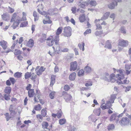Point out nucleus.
<instances>
[{
  "mask_svg": "<svg viewBox=\"0 0 131 131\" xmlns=\"http://www.w3.org/2000/svg\"><path fill=\"white\" fill-rule=\"evenodd\" d=\"M41 114L43 116L45 117L47 115V111L44 108L42 109L41 111Z\"/></svg>",
  "mask_w": 131,
  "mask_h": 131,
  "instance_id": "obj_45",
  "label": "nucleus"
},
{
  "mask_svg": "<svg viewBox=\"0 0 131 131\" xmlns=\"http://www.w3.org/2000/svg\"><path fill=\"white\" fill-rule=\"evenodd\" d=\"M128 42L127 40H121L119 41V45L121 46L125 47L128 46Z\"/></svg>",
  "mask_w": 131,
  "mask_h": 131,
  "instance_id": "obj_11",
  "label": "nucleus"
},
{
  "mask_svg": "<svg viewBox=\"0 0 131 131\" xmlns=\"http://www.w3.org/2000/svg\"><path fill=\"white\" fill-rule=\"evenodd\" d=\"M94 112L96 115L99 116L101 112V109L99 108L96 109L94 111Z\"/></svg>",
  "mask_w": 131,
  "mask_h": 131,
  "instance_id": "obj_41",
  "label": "nucleus"
},
{
  "mask_svg": "<svg viewBox=\"0 0 131 131\" xmlns=\"http://www.w3.org/2000/svg\"><path fill=\"white\" fill-rule=\"evenodd\" d=\"M115 6H116L114 2H112L108 5V7L111 9L114 8Z\"/></svg>",
  "mask_w": 131,
  "mask_h": 131,
  "instance_id": "obj_32",
  "label": "nucleus"
},
{
  "mask_svg": "<svg viewBox=\"0 0 131 131\" xmlns=\"http://www.w3.org/2000/svg\"><path fill=\"white\" fill-rule=\"evenodd\" d=\"M19 21H14L12 26V27L14 29H15L17 27H18L19 24Z\"/></svg>",
  "mask_w": 131,
  "mask_h": 131,
  "instance_id": "obj_31",
  "label": "nucleus"
},
{
  "mask_svg": "<svg viewBox=\"0 0 131 131\" xmlns=\"http://www.w3.org/2000/svg\"><path fill=\"white\" fill-rule=\"evenodd\" d=\"M22 73L19 72H17L15 73L14 75V76L17 78H19L22 76Z\"/></svg>",
  "mask_w": 131,
  "mask_h": 131,
  "instance_id": "obj_34",
  "label": "nucleus"
},
{
  "mask_svg": "<svg viewBox=\"0 0 131 131\" xmlns=\"http://www.w3.org/2000/svg\"><path fill=\"white\" fill-rule=\"evenodd\" d=\"M78 46L81 50L82 49V51H84V50L85 44L84 42H82V44L79 43L78 45Z\"/></svg>",
  "mask_w": 131,
  "mask_h": 131,
  "instance_id": "obj_33",
  "label": "nucleus"
},
{
  "mask_svg": "<svg viewBox=\"0 0 131 131\" xmlns=\"http://www.w3.org/2000/svg\"><path fill=\"white\" fill-rule=\"evenodd\" d=\"M28 25V22L26 21L22 23L20 25V27H24L27 26Z\"/></svg>",
  "mask_w": 131,
  "mask_h": 131,
  "instance_id": "obj_47",
  "label": "nucleus"
},
{
  "mask_svg": "<svg viewBox=\"0 0 131 131\" xmlns=\"http://www.w3.org/2000/svg\"><path fill=\"white\" fill-rule=\"evenodd\" d=\"M84 71L83 70L81 69L78 72V75L79 77H81L84 75Z\"/></svg>",
  "mask_w": 131,
  "mask_h": 131,
  "instance_id": "obj_38",
  "label": "nucleus"
},
{
  "mask_svg": "<svg viewBox=\"0 0 131 131\" xmlns=\"http://www.w3.org/2000/svg\"><path fill=\"white\" fill-rule=\"evenodd\" d=\"M11 88L9 86H6L4 90V92L7 94H9L11 91Z\"/></svg>",
  "mask_w": 131,
  "mask_h": 131,
  "instance_id": "obj_23",
  "label": "nucleus"
},
{
  "mask_svg": "<svg viewBox=\"0 0 131 131\" xmlns=\"http://www.w3.org/2000/svg\"><path fill=\"white\" fill-rule=\"evenodd\" d=\"M31 75V73L27 72L25 74V79L29 78Z\"/></svg>",
  "mask_w": 131,
  "mask_h": 131,
  "instance_id": "obj_43",
  "label": "nucleus"
},
{
  "mask_svg": "<svg viewBox=\"0 0 131 131\" xmlns=\"http://www.w3.org/2000/svg\"><path fill=\"white\" fill-rule=\"evenodd\" d=\"M120 30L121 32L123 33L124 34H126V31L124 27H121Z\"/></svg>",
  "mask_w": 131,
  "mask_h": 131,
  "instance_id": "obj_58",
  "label": "nucleus"
},
{
  "mask_svg": "<svg viewBox=\"0 0 131 131\" xmlns=\"http://www.w3.org/2000/svg\"><path fill=\"white\" fill-rule=\"evenodd\" d=\"M77 67V64L76 61L72 62L70 64V71L75 70Z\"/></svg>",
  "mask_w": 131,
  "mask_h": 131,
  "instance_id": "obj_10",
  "label": "nucleus"
},
{
  "mask_svg": "<svg viewBox=\"0 0 131 131\" xmlns=\"http://www.w3.org/2000/svg\"><path fill=\"white\" fill-rule=\"evenodd\" d=\"M102 33L103 32L102 31H96L95 33V34L96 36H99L101 35L102 34Z\"/></svg>",
  "mask_w": 131,
  "mask_h": 131,
  "instance_id": "obj_63",
  "label": "nucleus"
},
{
  "mask_svg": "<svg viewBox=\"0 0 131 131\" xmlns=\"http://www.w3.org/2000/svg\"><path fill=\"white\" fill-rule=\"evenodd\" d=\"M55 92H52L49 94L50 98L51 99H53L55 94Z\"/></svg>",
  "mask_w": 131,
  "mask_h": 131,
  "instance_id": "obj_51",
  "label": "nucleus"
},
{
  "mask_svg": "<svg viewBox=\"0 0 131 131\" xmlns=\"http://www.w3.org/2000/svg\"><path fill=\"white\" fill-rule=\"evenodd\" d=\"M34 94V89H30L28 91V95L29 97H32Z\"/></svg>",
  "mask_w": 131,
  "mask_h": 131,
  "instance_id": "obj_25",
  "label": "nucleus"
},
{
  "mask_svg": "<svg viewBox=\"0 0 131 131\" xmlns=\"http://www.w3.org/2000/svg\"><path fill=\"white\" fill-rule=\"evenodd\" d=\"M38 66L36 68L35 71L37 75H39L42 74V73L45 70V68L43 67Z\"/></svg>",
  "mask_w": 131,
  "mask_h": 131,
  "instance_id": "obj_6",
  "label": "nucleus"
},
{
  "mask_svg": "<svg viewBox=\"0 0 131 131\" xmlns=\"http://www.w3.org/2000/svg\"><path fill=\"white\" fill-rule=\"evenodd\" d=\"M101 20V19H96L95 21V22L96 23V29H102V27L100 25L99 23H101L100 21Z\"/></svg>",
  "mask_w": 131,
  "mask_h": 131,
  "instance_id": "obj_15",
  "label": "nucleus"
},
{
  "mask_svg": "<svg viewBox=\"0 0 131 131\" xmlns=\"http://www.w3.org/2000/svg\"><path fill=\"white\" fill-rule=\"evenodd\" d=\"M66 122V119L64 118L60 119L59 121V123L61 125H62L64 124Z\"/></svg>",
  "mask_w": 131,
  "mask_h": 131,
  "instance_id": "obj_44",
  "label": "nucleus"
},
{
  "mask_svg": "<svg viewBox=\"0 0 131 131\" xmlns=\"http://www.w3.org/2000/svg\"><path fill=\"white\" fill-rule=\"evenodd\" d=\"M114 71H115V72H117L118 73L115 76L116 77L115 78L116 81V82L118 84H123L122 82L121 79H123L124 78V75L123 74V71L122 70H117L116 69L114 68H113Z\"/></svg>",
  "mask_w": 131,
  "mask_h": 131,
  "instance_id": "obj_1",
  "label": "nucleus"
},
{
  "mask_svg": "<svg viewBox=\"0 0 131 131\" xmlns=\"http://www.w3.org/2000/svg\"><path fill=\"white\" fill-rule=\"evenodd\" d=\"M54 40L55 38L54 39L53 36H50L47 39V45L49 46H52L54 43L53 41H54Z\"/></svg>",
  "mask_w": 131,
  "mask_h": 131,
  "instance_id": "obj_7",
  "label": "nucleus"
},
{
  "mask_svg": "<svg viewBox=\"0 0 131 131\" xmlns=\"http://www.w3.org/2000/svg\"><path fill=\"white\" fill-rule=\"evenodd\" d=\"M18 19L17 16V17L16 14L14 13L13 14V16L11 19L10 22H12L14 21H18V20H17Z\"/></svg>",
  "mask_w": 131,
  "mask_h": 131,
  "instance_id": "obj_24",
  "label": "nucleus"
},
{
  "mask_svg": "<svg viewBox=\"0 0 131 131\" xmlns=\"http://www.w3.org/2000/svg\"><path fill=\"white\" fill-rule=\"evenodd\" d=\"M23 16L22 18H20L19 16H17L18 19L17 20H18V21H24L26 20V14L25 12H23Z\"/></svg>",
  "mask_w": 131,
  "mask_h": 131,
  "instance_id": "obj_16",
  "label": "nucleus"
},
{
  "mask_svg": "<svg viewBox=\"0 0 131 131\" xmlns=\"http://www.w3.org/2000/svg\"><path fill=\"white\" fill-rule=\"evenodd\" d=\"M63 28L62 27H59L57 29L56 32L57 35L55 36V39L56 40V41H58V40H59V35L62 32Z\"/></svg>",
  "mask_w": 131,
  "mask_h": 131,
  "instance_id": "obj_8",
  "label": "nucleus"
},
{
  "mask_svg": "<svg viewBox=\"0 0 131 131\" xmlns=\"http://www.w3.org/2000/svg\"><path fill=\"white\" fill-rule=\"evenodd\" d=\"M40 94L37 93H36L34 97V100L35 102H38V99H40Z\"/></svg>",
  "mask_w": 131,
  "mask_h": 131,
  "instance_id": "obj_22",
  "label": "nucleus"
},
{
  "mask_svg": "<svg viewBox=\"0 0 131 131\" xmlns=\"http://www.w3.org/2000/svg\"><path fill=\"white\" fill-rule=\"evenodd\" d=\"M89 4V0H81L77 4L79 7L85 9Z\"/></svg>",
  "mask_w": 131,
  "mask_h": 131,
  "instance_id": "obj_3",
  "label": "nucleus"
},
{
  "mask_svg": "<svg viewBox=\"0 0 131 131\" xmlns=\"http://www.w3.org/2000/svg\"><path fill=\"white\" fill-rule=\"evenodd\" d=\"M84 70L86 72L89 73L91 71V69L90 67L86 66Z\"/></svg>",
  "mask_w": 131,
  "mask_h": 131,
  "instance_id": "obj_37",
  "label": "nucleus"
},
{
  "mask_svg": "<svg viewBox=\"0 0 131 131\" xmlns=\"http://www.w3.org/2000/svg\"><path fill=\"white\" fill-rule=\"evenodd\" d=\"M92 85V82L91 81L87 82L85 84V86L87 87L91 86Z\"/></svg>",
  "mask_w": 131,
  "mask_h": 131,
  "instance_id": "obj_55",
  "label": "nucleus"
},
{
  "mask_svg": "<svg viewBox=\"0 0 131 131\" xmlns=\"http://www.w3.org/2000/svg\"><path fill=\"white\" fill-rule=\"evenodd\" d=\"M37 117L38 119V120H39V121L40 122H41L42 121V116L40 114L38 115H37Z\"/></svg>",
  "mask_w": 131,
  "mask_h": 131,
  "instance_id": "obj_56",
  "label": "nucleus"
},
{
  "mask_svg": "<svg viewBox=\"0 0 131 131\" xmlns=\"http://www.w3.org/2000/svg\"><path fill=\"white\" fill-rule=\"evenodd\" d=\"M10 79L12 83L13 84H14L15 82V79L13 78H10Z\"/></svg>",
  "mask_w": 131,
  "mask_h": 131,
  "instance_id": "obj_64",
  "label": "nucleus"
},
{
  "mask_svg": "<svg viewBox=\"0 0 131 131\" xmlns=\"http://www.w3.org/2000/svg\"><path fill=\"white\" fill-rule=\"evenodd\" d=\"M116 98V95L115 94H113L111 95V100L110 101L112 103L114 102V100Z\"/></svg>",
  "mask_w": 131,
  "mask_h": 131,
  "instance_id": "obj_42",
  "label": "nucleus"
},
{
  "mask_svg": "<svg viewBox=\"0 0 131 131\" xmlns=\"http://www.w3.org/2000/svg\"><path fill=\"white\" fill-rule=\"evenodd\" d=\"M42 128L44 129H46L48 130H50V129L48 128H47V127L49 126V124L48 123L46 122H43L42 123Z\"/></svg>",
  "mask_w": 131,
  "mask_h": 131,
  "instance_id": "obj_20",
  "label": "nucleus"
},
{
  "mask_svg": "<svg viewBox=\"0 0 131 131\" xmlns=\"http://www.w3.org/2000/svg\"><path fill=\"white\" fill-rule=\"evenodd\" d=\"M105 47L107 48L108 49H111L112 46L111 44L109 41H107L106 42Z\"/></svg>",
  "mask_w": 131,
  "mask_h": 131,
  "instance_id": "obj_28",
  "label": "nucleus"
},
{
  "mask_svg": "<svg viewBox=\"0 0 131 131\" xmlns=\"http://www.w3.org/2000/svg\"><path fill=\"white\" fill-rule=\"evenodd\" d=\"M63 34L64 36L67 37H69L71 35L72 29L69 26H67L64 28Z\"/></svg>",
  "mask_w": 131,
  "mask_h": 131,
  "instance_id": "obj_4",
  "label": "nucleus"
},
{
  "mask_svg": "<svg viewBox=\"0 0 131 131\" xmlns=\"http://www.w3.org/2000/svg\"><path fill=\"white\" fill-rule=\"evenodd\" d=\"M59 40H58V41H57L56 40H54L55 45H54V46H53L52 47L55 51L56 50L57 51H61L60 48L59 44Z\"/></svg>",
  "mask_w": 131,
  "mask_h": 131,
  "instance_id": "obj_9",
  "label": "nucleus"
},
{
  "mask_svg": "<svg viewBox=\"0 0 131 131\" xmlns=\"http://www.w3.org/2000/svg\"><path fill=\"white\" fill-rule=\"evenodd\" d=\"M62 115V113L61 112H59L57 114V117L58 118H60Z\"/></svg>",
  "mask_w": 131,
  "mask_h": 131,
  "instance_id": "obj_57",
  "label": "nucleus"
},
{
  "mask_svg": "<svg viewBox=\"0 0 131 131\" xmlns=\"http://www.w3.org/2000/svg\"><path fill=\"white\" fill-rule=\"evenodd\" d=\"M4 97L6 100H8L10 99V96L6 94H4Z\"/></svg>",
  "mask_w": 131,
  "mask_h": 131,
  "instance_id": "obj_50",
  "label": "nucleus"
},
{
  "mask_svg": "<svg viewBox=\"0 0 131 131\" xmlns=\"http://www.w3.org/2000/svg\"><path fill=\"white\" fill-rule=\"evenodd\" d=\"M14 106L12 105H11L9 108V110L10 112V114L13 113L14 114H16L15 112L13 110Z\"/></svg>",
  "mask_w": 131,
  "mask_h": 131,
  "instance_id": "obj_27",
  "label": "nucleus"
},
{
  "mask_svg": "<svg viewBox=\"0 0 131 131\" xmlns=\"http://www.w3.org/2000/svg\"><path fill=\"white\" fill-rule=\"evenodd\" d=\"M62 95L64 97L65 99L67 101L70 100L72 98L71 96L68 94L65 91H63L62 93Z\"/></svg>",
  "mask_w": 131,
  "mask_h": 131,
  "instance_id": "obj_12",
  "label": "nucleus"
},
{
  "mask_svg": "<svg viewBox=\"0 0 131 131\" xmlns=\"http://www.w3.org/2000/svg\"><path fill=\"white\" fill-rule=\"evenodd\" d=\"M0 45L3 48V49L5 50L7 47V43L4 40H2L0 41Z\"/></svg>",
  "mask_w": 131,
  "mask_h": 131,
  "instance_id": "obj_14",
  "label": "nucleus"
},
{
  "mask_svg": "<svg viewBox=\"0 0 131 131\" xmlns=\"http://www.w3.org/2000/svg\"><path fill=\"white\" fill-rule=\"evenodd\" d=\"M79 20L81 22H83L85 20V16L84 14L80 15L79 18Z\"/></svg>",
  "mask_w": 131,
  "mask_h": 131,
  "instance_id": "obj_21",
  "label": "nucleus"
},
{
  "mask_svg": "<svg viewBox=\"0 0 131 131\" xmlns=\"http://www.w3.org/2000/svg\"><path fill=\"white\" fill-rule=\"evenodd\" d=\"M129 119L127 117L122 118L121 120L119 121V123L122 126L128 125L129 123Z\"/></svg>",
  "mask_w": 131,
  "mask_h": 131,
  "instance_id": "obj_5",
  "label": "nucleus"
},
{
  "mask_svg": "<svg viewBox=\"0 0 131 131\" xmlns=\"http://www.w3.org/2000/svg\"><path fill=\"white\" fill-rule=\"evenodd\" d=\"M89 4L91 6H95L97 5L96 2L93 0H91L90 2H89Z\"/></svg>",
  "mask_w": 131,
  "mask_h": 131,
  "instance_id": "obj_40",
  "label": "nucleus"
},
{
  "mask_svg": "<svg viewBox=\"0 0 131 131\" xmlns=\"http://www.w3.org/2000/svg\"><path fill=\"white\" fill-rule=\"evenodd\" d=\"M2 18L5 20H7L9 17V16L6 14H4L2 16Z\"/></svg>",
  "mask_w": 131,
  "mask_h": 131,
  "instance_id": "obj_35",
  "label": "nucleus"
},
{
  "mask_svg": "<svg viewBox=\"0 0 131 131\" xmlns=\"http://www.w3.org/2000/svg\"><path fill=\"white\" fill-rule=\"evenodd\" d=\"M76 9L77 8L75 6L72 7L71 9V10L72 12V13L73 14H75V13Z\"/></svg>",
  "mask_w": 131,
  "mask_h": 131,
  "instance_id": "obj_59",
  "label": "nucleus"
},
{
  "mask_svg": "<svg viewBox=\"0 0 131 131\" xmlns=\"http://www.w3.org/2000/svg\"><path fill=\"white\" fill-rule=\"evenodd\" d=\"M14 54L15 55H17L18 54H21V51L18 49H16L15 50Z\"/></svg>",
  "mask_w": 131,
  "mask_h": 131,
  "instance_id": "obj_46",
  "label": "nucleus"
},
{
  "mask_svg": "<svg viewBox=\"0 0 131 131\" xmlns=\"http://www.w3.org/2000/svg\"><path fill=\"white\" fill-rule=\"evenodd\" d=\"M110 14L109 12H107L105 13L103 17H102L101 19H105L107 18L109 16Z\"/></svg>",
  "mask_w": 131,
  "mask_h": 131,
  "instance_id": "obj_26",
  "label": "nucleus"
},
{
  "mask_svg": "<svg viewBox=\"0 0 131 131\" xmlns=\"http://www.w3.org/2000/svg\"><path fill=\"white\" fill-rule=\"evenodd\" d=\"M76 128L73 126H71L69 127V131H76Z\"/></svg>",
  "mask_w": 131,
  "mask_h": 131,
  "instance_id": "obj_52",
  "label": "nucleus"
},
{
  "mask_svg": "<svg viewBox=\"0 0 131 131\" xmlns=\"http://www.w3.org/2000/svg\"><path fill=\"white\" fill-rule=\"evenodd\" d=\"M42 107L40 104H38L37 105H35L34 107V108L36 110L40 111Z\"/></svg>",
  "mask_w": 131,
  "mask_h": 131,
  "instance_id": "obj_36",
  "label": "nucleus"
},
{
  "mask_svg": "<svg viewBox=\"0 0 131 131\" xmlns=\"http://www.w3.org/2000/svg\"><path fill=\"white\" fill-rule=\"evenodd\" d=\"M116 77L114 74L110 75L107 73H106L102 77L101 79L108 82L111 81L112 82H114L116 80L115 78Z\"/></svg>",
  "mask_w": 131,
  "mask_h": 131,
  "instance_id": "obj_2",
  "label": "nucleus"
},
{
  "mask_svg": "<svg viewBox=\"0 0 131 131\" xmlns=\"http://www.w3.org/2000/svg\"><path fill=\"white\" fill-rule=\"evenodd\" d=\"M55 76L54 75H52L51 77V82L50 84V85L51 86H52L55 82Z\"/></svg>",
  "mask_w": 131,
  "mask_h": 131,
  "instance_id": "obj_19",
  "label": "nucleus"
},
{
  "mask_svg": "<svg viewBox=\"0 0 131 131\" xmlns=\"http://www.w3.org/2000/svg\"><path fill=\"white\" fill-rule=\"evenodd\" d=\"M5 117L7 121H9L10 119L11 118V117H10L9 116V114L8 113H7L5 114Z\"/></svg>",
  "mask_w": 131,
  "mask_h": 131,
  "instance_id": "obj_54",
  "label": "nucleus"
},
{
  "mask_svg": "<svg viewBox=\"0 0 131 131\" xmlns=\"http://www.w3.org/2000/svg\"><path fill=\"white\" fill-rule=\"evenodd\" d=\"M76 75V73L75 72H73L70 74L69 76L70 80L71 81L74 80L75 79Z\"/></svg>",
  "mask_w": 131,
  "mask_h": 131,
  "instance_id": "obj_18",
  "label": "nucleus"
},
{
  "mask_svg": "<svg viewBox=\"0 0 131 131\" xmlns=\"http://www.w3.org/2000/svg\"><path fill=\"white\" fill-rule=\"evenodd\" d=\"M43 38L42 39H40V41L41 42H43L46 39V36L45 34H44L43 35Z\"/></svg>",
  "mask_w": 131,
  "mask_h": 131,
  "instance_id": "obj_53",
  "label": "nucleus"
},
{
  "mask_svg": "<svg viewBox=\"0 0 131 131\" xmlns=\"http://www.w3.org/2000/svg\"><path fill=\"white\" fill-rule=\"evenodd\" d=\"M91 29H88L85 31L84 34L85 36L87 34L91 33Z\"/></svg>",
  "mask_w": 131,
  "mask_h": 131,
  "instance_id": "obj_49",
  "label": "nucleus"
},
{
  "mask_svg": "<svg viewBox=\"0 0 131 131\" xmlns=\"http://www.w3.org/2000/svg\"><path fill=\"white\" fill-rule=\"evenodd\" d=\"M33 16L34 17L35 21L39 19V16L37 15V13L36 11H34V12Z\"/></svg>",
  "mask_w": 131,
  "mask_h": 131,
  "instance_id": "obj_29",
  "label": "nucleus"
},
{
  "mask_svg": "<svg viewBox=\"0 0 131 131\" xmlns=\"http://www.w3.org/2000/svg\"><path fill=\"white\" fill-rule=\"evenodd\" d=\"M69 51V49L67 48H64L61 50V52H67Z\"/></svg>",
  "mask_w": 131,
  "mask_h": 131,
  "instance_id": "obj_61",
  "label": "nucleus"
},
{
  "mask_svg": "<svg viewBox=\"0 0 131 131\" xmlns=\"http://www.w3.org/2000/svg\"><path fill=\"white\" fill-rule=\"evenodd\" d=\"M112 103L110 101H107L105 104V106L107 109L111 108L112 106L111 103Z\"/></svg>",
  "mask_w": 131,
  "mask_h": 131,
  "instance_id": "obj_30",
  "label": "nucleus"
},
{
  "mask_svg": "<svg viewBox=\"0 0 131 131\" xmlns=\"http://www.w3.org/2000/svg\"><path fill=\"white\" fill-rule=\"evenodd\" d=\"M44 6L42 4L38 6V11L40 14L44 16L47 14V13L43 11V12L40 11V9H43Z\"/></svg>",
  "mask_w": 131,
  "mask_h": 131,
  "instance_id": "obj_13",
  "label": "nucleus"
},
{
  "mask_svg": "<svg viewBox=\"0 0 131 131\" xmlns=\"http://www.w3.org/2000/svg\"><path fill=\"white\" fill-rule=\"evenodd\" d=\"M69 89V87L68 85H66L64 87V89L65 91H68Z\"/></svg>",
  "mask_w": 131,
  "mask_h": 131,
  "instance_id": "obj_62",
  "label": "nucleus"
},
{
  "mask_svg": "<svg viewBox=\"0 0 131 131\" xmlns=\"http://www.w3.org/2000/svg\"><path fill=\"white\" fill-rule=\"evenodd\" d=\"M116 116L115 114H113L111 116L110 118V121H113L115 120Z\"/></svg>",
  "mask_w": 131,
  "mask_h": 131,
  "instance_id": "obj_48",
  "label": "nucleus"
},
{
  "mask_svg": "<svg viewBox=\"0 0 131 131\" xmlns=\"http://www.w3.org/2000/svg\"><path fill=\"white\" fill-rule=\"evenodd\" d=\"M34 41L32 39H30L27 42V45L28 47L32 48L34 46Z\"/></svg>",
  "mask_w": 131,
  "mask_h": 131,
  "instance_id": "obj_17",
  "label": "nucleus"
},
{
  "mask_svg": "<svg viewBox=\"0 0 131 131\" xmlns=\"http://www.w3.org/2000/svg\"><path fill=\"white\" fill-rule=\"evenodd\" d=\"M114 128L115 126L113 124H110L108 126V129L109 130H112L114 129Z\"/></svg>",
  "mask_w": 131,
  "mask_h": 131,
  "instance_id": "obj_39",
  "label": "nucleus"
},
{
  "mask_svg": "<svg viewBox=\"0 0 131 131\" xmlns=\"http://www.w3.org/2000/svg\"><path fill=\"white\" fill-rule=\"evenodd\" d=\"M52 21H47L45 19L43 20V23L44 24H45L47 23L50 24L51 23Z\"/></svg>",
  "mask_w": 131,
  "mask_h": 131,
  "instance_id": "obj_60",
  "label": "nucleus"
}]
</instances>
